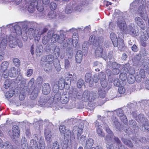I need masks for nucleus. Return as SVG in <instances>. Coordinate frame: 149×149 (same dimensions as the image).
<instances>
[{
	"label": "nucleus",
	"mask_w": 149,
	"mask_h": 149,
	"mask_svg": "<svg viewBox=\"0 0 149 149\" xmlns=\"http://www.w3.org/2000/svg\"><path fill=\"white\" fill-rule=\"evenodd\" d=\"M115 141L116 142L118 145L121 146V142L119 139L117 137H115L114 138Z\"/></svg>",
	"instance_id": "nucleus-57"
},
{
	"label": "nucleus",
	"mask_w": 149,
	"mask_h": 149,
	"mask_svg": "<svg viewBox=\"0 0 149 149\" xmlns=\"http://www.w3.org/2000/svg\"><path fill=\"white\" fill-rule=\"evenodd\" d=\"M129 33L131 35H134L135 36L138 35V32L136 31L135 29L133 28H131L129 32Z\"/></svg>",
	"instance_id": "nucleus-37"
},
{
	"label": "nucleus",
	"mask_w": 149,
	"mask_h": 149,
	"mask_svg": "<svg viewBox=\"0 0 149 149\" xmlns=\"http://www.w3.org/2000/svg\"><path fill=\"white\" fill-rule=\"evenodd\" d=\"M98 93L100 97L102 98H104L105 97V93L104 90H103L101 89H100L98 91Z\"/></svg>",
	"instance_id": "nucleus-40"
},
{
	"label": "nucleus",
	"mask_w": 149,
	"mask_h": 149,
	"mask_svg": "<svg viewBox=\"0 0 149 149\" xmlns=\"http://www.w3.org/2000/svg\"><path fill=\"white\" fill-rule=\"evenodd\" d=\"M49 40V38L48 36H45L43 38L42 40V42L44 45L46 44L48 42Z\"/></svg>",
	"instance_id": "nucleus-44"
},
{
	"label": "nucleus",
	"mask_w": 149,
	"mask_h": 149,
	"mask_svg": "<svg viewBox=\"0 0 149 149\" xmlns=\"http://www.w3.org/2000/svg\"><path fill=\"white\" fill-rule=\"evenodd\" d=\"M25 98V96L23 94H20L19 96V98L20 100H23Z\"/></svg>",
	"instance_id": "nucleus-62"
},
{
	"label": "nucleus",
	"mask_w": 149,
	"mask_h": 149,
	"mask_svg": "<svg viewBox=\"0 0 149 149\" xmlns=\"http://www.w3.org/2000/svg\"><path fill=\"white\" fill-rule=\"evenodd\" d=\"M84 96L86 100L89 101H93L97 98L96 93L93 92H90L88 90H85L84 92Z\"/></svg>",
	"instance_id": "nucleus-1"
},
{
	"label": "nucleus",
	"mask_w": 149,
	"mask_h": 149,
	"mask_svg": "<svg viewBox=\"0 0 149 149\" xmlns=\"http://www.w3.org/2000/svg\"><path fill=\"white\" fill-rule=\"evenodd\" d=\"M37 9L40 12L42 11L44 9L43 6L42 5H40L38 4V3L37 5Z\"/></svg>",
	"instance_id": "nucleus-52"
},
{
	"label": "nucleus",
	"mask_w": 149,
	"mask_h": 149,
	"mask_svg": "<svg viewBox=\"0 0 149 149\" xmlns=\"http://www.w3.org/2000/svg\"><path fill=\"white\" fill-rule=\"evenodd\" d=\"M42 50L37 47L36 50V54L38 56H40L42 54Z\"/></svg>",
	"instance_id": "nucleus-36"
},
{
	"label": "nucleus",
	"mask_w": 149,
	"mask_h": 149,
	"mask_svg": "<svg viewBox=\"0 0 149 149\" xmlns=\"http://www.w3.org/2000/svg\"><path fill=\"white\" fill-rule=\"evenodd\" d=\"M100 84L102 87L104 88L107 87L108 84L107 82L105 79L101 81Z\"/></svg>",
	"instance_id": "nucleus-49"
},
{
	"label": "nucleus",
	"mask_w": 149,
	"mask_h": 149,
	"mask_svg": "<svg viewBox=\"0 0 149 149\" xmlns=\"http://www.w3.org/2000/svg\"><path fill=\"white\" fill-rule=\"evenodd\" d=\"M93 79V81L95 83L98 82L99 80L98 78L96 75H94Z\"/></svg>",
	"instance_id": "nucleus-61"
},
{
	"label": "nucleus",
	"mask_w": 149,
	"mask_h": 149,
	"mask_svg": "<svg viewBox=\"0 0 149 149\" xmlns=\"http://www.w3.org/2000/svg\"><path fill=\"white\" fill-rule=\"evenodd\" d=\"M110 38L114 47H116L118 45V40L116 35L113 33H111L110 34Z\"/></svg>",
	"instance_id": "nucleus-18"
},
{
	"label": "nucleus",
	"mask_w": 149,
	"mask_h": 149,
	"mask_svg": "<svg viewBox=\"0 0 149 149\" xmlns=\"http://www.w3.org/2000/svg\"><path fill=\"white\" fill-rule=\"evenodd\" d=\"M30 52L32 55H33L34 54V44H33L31 47Z\"/></svg>",
	"instance_id": "nucleus-60"
},
{
	"label": "nucleus",
	"mask_w": 149,
	"mask_h": 149,
	"mask_svg": "<svg viewBox=\"0 0 149 149\" xmlns=\"http://www.w3.org/2000/svg\"><path fill=\"white\" fill-rule=\"evenodd\" d=\"M121 140L123 143L129 147L132 148L133 146V143L130 140H128L124 138H122Z\"/></svg>",
	"instance_id": "nucleus-24"
},
{
	"label": "nucleus",
	"mask_w": 149,
	"mask_h": 149,
	"mask_svg": "<svg viewBox=\"0 0 149 149\" xmlns=\"http://www.w3.org/2000/svg\"><path fill=\"white\" fill-rule=\"evenodd\" d=\"M67 77L69 79L70 83L74 81H75V79H76V76L74 77V75L73 76L72 74H69Z\"/></svg>",
	"instance_id": "nucleus-50"
},
{
	"label": "nucleus",
	"mask_w": 149,
	"mask_h": 149,
	"mask_svg": "<svg viewBox=\"0 0 149 149\" xmlns=\"http://www.w3.org/2000/svg\"><path fill=\"white\" fill-rule=\"evenodd\" d=\"M134 77L135 80L137 82H140L141 81V78H142L138 73H137Z\"/></svg>",
	"instance_id": "nucleus-54"
},
{
	"label": "nucleus",
	"mask_w": 149,
	"mask_h": 149,
	"mask_svg": "<svg viewBox=\"0 0 149 149\" xmlns=\"http://www.w3.org/2000/svg\"><path fill=\"white\" fill-rule=\"evenodd\" d=\"M40 35L39 34H37L34 37V40L35 42H38L40 40Z\"/></svg>",
	"instance_id": "nucleus-59"
},
{
	"label": "nucleus",
	"mask_w": 149,
	"mask_h": 149,
	"mask_svg": "<svg viewBox=\"0 0 149 149\" xmlns=\"http://www.w3.org/2000/svg\"><path fill=\"white\" fill-rule=\"evenodd\" d=\"M7 42L6 39H3L0 43V50H2L4 49L6 47Z\"/></svg>",
	"instance_id": "nucleus-26"
},
{
	"label": "nucleus",
	"mask_w": 149,
	"mask_h": 149,
	"mask_svg": "<svg viewBox=\"0 0 149 149\" xmlns=\"http://www.w3.org/2000/svg\"><path fill=\"white\" fill-rule=\"evenodd\" d=\"M70 63L68 59H66L65 61V65L66 68H68L70 66Z\"/></svg>",
	"instance_id": "nucleus-55"
},
{
	"label": "nucleus",
	"mask_w": 149,
	"mask_h": 149,
	"mask_svg": "<svg viewBox=\"0 0 149 149\" xmlns=\"http://www.w3.org/2000/svg\"><path fill=\"white\" fill-rule=\"evenodd\" d=\"M45 139L47 141H49L52 137L51 132L49 129H45L44 132Z\"/></svg>",
	"instance_id": "nucleus-23"
},
{
	"label": "nucleus",
	"mask_w": 149,
	"mask_h": 149,
	"mask_svg": "<svg viewBox=\"0 0 149 149\" xmlns=\"http://www.w3.org/2000/svg\"><path fill=\"white\" fill-rule=\"evenodd\" d=\"M94 143V141L93 139H88L86 141V149H93L92 146Z\"/></svg>",
	"instance_id": "nucleus-21"
},
{
	"label": "nucleus",
	"mask_w": 149,
	"mask_h": 149,
	"mask_svg": "<svg viewBox=\"0 0 149 149\" xmlns=\"http://www.w3.org/2000/svg\"><path fill=\"white\" fill-rule=\"evenodd\" d=\"M13 62L16 67H18L20 66V61L19 59L17 58H14L13 59Z\"/></svg>",
	"instance_id": "nucleus-38"
},
{
	"label": "nucleus",
	"mask_w": 149,
	"mask_h": 149,
	"mask_svg": "<svg viewBox=\"0 0 149 149\" xmlns=\"http://www.w3.org/2000/svg\"><path fill=\"white\" fill-rule=\"evenodd\" d=\"M111 82H113L114 85L115 86H118L120 85V81L118 78H115L112 81L111 80Z\"/></svg>",
	"instance_id": "nucleus-41"
},
{
	"label": "nucleus",
	"mask_w": 149,
	"mask_h": 149,
	"mask_svg": "<svg viewBox=\"0 0 149 149\" xmlns=\"http://www.w3.org/2000/svg\"><path fill=\"white\" fill-rule=\"evenodd\" d=\"M117 26L121 30H125L126 27V25L124 19L122 16L119 17L117 21Z\"/></svg>",
	"instance_id": "nucleus-6"
},
{
	"label": "nucleus",
	"mask_w": 149,
	"mask_h": 149,
	"mask_svg": "<svg viewBox=\"0 0 149 149\" xmlns=\"http://www.w3.org/2000/svg\"><path fill=\"white\" fill-rule=\"evenodd\" d=\"M106 73L107 76H110L111 74V72L110 70L107 69L106 70Z\"/></svg>",
	"instance_id": "nucleus-63"
},
{
	"label": "nucleus",
	"mask_w": 149,
	"mask_h": 149,
	"mask_svg": "<svg viewBox=\"0 0 149 149\" xmlns=\"http://www.w3.org/2000/svg\"><path fill=\"white\" fill-rule=\"evenodd\" d=\"M52 64L47 63L44 66V69L47 72H49L52 70Z\"/></svg>",
	"instance_id": "nucleus-30"
},
{
	"label": "nucleus",
	"mask_w": 149,
	"mask_h": 149,
	"mask_svg": "<svg viewBox=\"0 0 149 149\" xmlns=\"http://www.w3.org/2000/svg\"><path fill=\"white\" fill-rule=\"evenodd\" d=\"M14 28L15 32L17 35H19L22 34V29L19 26H15Z\"/></svg>",
	"instance_id": "nucleus-33"
},
{
	"label": "nucleus",
	"mask_w": 149,
	"mask_h": 149,
	"mask_svg": "<svg viewBox=\"0 0 149 149\" xmlns=\"http://www.w3.org/2000/svg\"><path fill=\"white\" fill-rule=\"evenodd\" d=\"M146 88L147 89L149 90V80L146 81L145 84Z\"/></svg>",
	"instance_id": "nucleus-64"
},
{
	"label": "nucleus",
	"mask_w": 149,
	"mask_h": 149,
	"mask_svg": "<svg viewBox=\"0 0 149 149\" xmlns=\"http://www.w3.org/2000/svg\"><path fill=\"white\" fill-rule=\"evenodd\" d=\"M28 10L30 13H33L34 10V7L32 6L31 3L29 5L28 8Z\"/></svg>",
	"instance_id": "nucleus-53"
},
{
	"label": "nucleus",
	"mask_w": 149,
	"mask_h": 149,
	"mask_svg": "<svg viewBox=\"0 0 149 149\" xmlns=\"http://www.w3.org/2000/svg\"><path fill=\"white\" fill-rule=\"evenodd\" d=\"M135 73V71H133L132 72H130V73L129 74L128 77H127V81L130 84L134 83L135 81V77L134 75V74Z\"/></svg>",
	"instance_id": "nucleus-16"
},
{
	"label": "nucleus",
	"mask_w": 149,
	"mask_h": 149,
	"mask_svg": "<svg viewBox=\"0 0 149 149\" xmlns=\"http://www.w3.org/2000/svg\"><path fill=\"white\" fill-rule=\"evenodd\" d=\"M9 65V63L6 61L3 62L1 65V71H4L7 69Z\"/></svg>",
	"instance_id": "nucleus-25"
},
{
	"label": "nucleus",
	"mask_w": 149,
	"mask_h": 149,
	"mask_svg": "<svg viewBox=\"0 0 149 149\" xmlns=\"http://www.w3.org/2000/svg\"><path fill=\"white\" fill-rule=\"evenodd\" d=\"M116 113L117 115L119 117H123V118H121L120 119L122 122H124L125 120H127V119L125 115H124L123 110L120 109H118L116 110Z\"/></svg>",
	"instance_id": "nucleus-14"
},
{
	"label": "nucleus",
	"mask_w": 149,
	"mask_h": 149,
	"mask_svg": "<svg viewBox=\"0 0 149 149\" xmlns=\"http://www.w3.org/2000/svg\"><path fill=\"white\" fill-rule=\"evenodd\" d=\"M95 126L96 128V132L98 135L101 137L104 136V133L102 129V126L99 125V122H96Z\"/></svg>",
	"instance_id": "nucleus-12"
},
{
	"label": "nucleus",
	"mask_w": 149,
	"mask_h": 149,
	"mask_svg": "<svg viewBox=\"0 0 149 149\" xmlns=\"http://www.w3.org/2000/svg\"><path fill=\"white\" fill-rule=\"evenodd\" d=\"M51 41L52 43H56L60 39L59 35L57 34H53L51 37Z\"/></svg>",
	"instance_id": "nucleus-22"
},
{
	"label": "nucleus",
	"mask_w": 149,
	"mask_h": 149,
	"mask_svg": "<svg viewBox=\"0 0 149 149\" xmlns=\"http://www.w3.org/2000/svg\"><path fill=\"white\" fill-rule=\"evenodd\" d=\"M132 50L135 52H136L138 50V48L136 45L134 44L132 47Z\"/></svg>",
	"instance_id": "nucleus-58"
},
{
	"label": "nucleus",
	"mask_w": 149,
	"mask_h": 149,
	"mask_svg": "<svg viewBox=\"0 0 149 149\" xmlns=\"http://www.w3.org/2000/svg\"><path fill=\"white\" fill-rule=\"evenodd\" d=\"M73 10V8L72 6H67L65 10V13L67 14L71 13Z\"/></svg>",
	"instance_id": "nucleus-42"
},
{
	"label": "nucleus",
	"mask_w": 149,
	"mask_h": 149,
	"mask_svg": "<svg viewBox=\"0 0 149 149\" xmlns=\"http://www.w3.org/2000/svg\"><path fill=\"white\" fill-rule=\"evenodd\" d=\"M60 101L63 104H65L68 101V99L65 95H62Z\"/></svg>",
	"instance_id": "nucleus-34"
},
{
	"label": "nucleus",
	"mask_w": 149,
	"mask_h": 149,
	"mask_svg": "<svg viewBox=\"0 0 149 149\" xmlns=\"http://www.w3.org/2000/svg\"><path fill=\"white\" fill-rule=\"evenodd\" d=\"M118 91L119 93L123 94L125 92V89L123 86H121L118 88Z\"/></svg>",
	"instance_id": "nucleus-45"
},
{
	"label": "nucleus",
	"mask_w": 149,
	"mask_h": 149,
	"mask_svg": "<svg viewBox=\"0 0 149 149\" xmlns=\"http://www.w3.org/2000/svg\"><path fill=\"white\" fill-rule=\"evenodd\" d=\"M148 38H149V29H147L142 33L140 37V40L142 46L143 47L146 46V41L148 39Z\"/></svg>",
	"instance_id": "nucleus-2"
},
{
	"label": "nucleus",
	"mask_w": 149,
	"mask_h": 149,
	"mask_svg": "<svg viewBox=\"0 0 149 149\" xmlns=\"http://www.w3.org/2000/svg\"><path fill=\"white\" fill-rule=\"evenodd\" d=\"M50 8L52 10H54L56 9V4L53 2H51L50 5Z\"/></svg>",
	"instance_id": "nucleus-47"
},
{
	"label": "nucleus",
	"mask_w": 149,
	"mask_h": 149,
	"mask_svg": "<svg viewBox=\"0 0 149 149\" xmlns=\"http://www.w3.org/2000/svg\"><path fill=\"white\" fill-rule=\"evenodd\" d=\"M112 67L113 69L112 70V74L114 75H117L120 72V70L119 68L120 67L119 65L116 62H112Z\"/></svg>",
	"instance_id": "nucleus-11"
},
{
	"label": "nucleus",
	"mask_w": 149,
	"mask_h": 149,
	"mask_svg": "<svg viewBox=\"0 0 149 149\" xmlns=\"http://www.w3.org/2000/svg\"><path fill=\"white\" fill-rule=\"evenodd\" d=\"M8 134L11 138L13 139L19 137V130L18 127L16 125H14L12 130L9 131Z\"/></svg>",
	"instance_id": "nucleus-3"
},
{
	"label": "nucleus",
	"mask_w": 149,
	"mask_h": 149,
	"mask_svg": "<svg viewBox=\"0 0 149 149\" xmlns=\"http://www.w3.org/2000/svg\"><path fill=\"white\" fill-rule=\"evenodd\" d=\"M76 97L78 99H81L82 97L84 98V92L81 90H79L77 93Z\"/></svg>",
	"instance_id": "nucleus-35"
},
{
	"label": "nucleus",
	"mask_w": 149,
	"mask_h": 149,
	"mask_svg": "<svg viewBox=\"0 0 149 149\" xmlns=\"http://www.w3.org/2000/svg\"><path fill=\"white\" fill-rule=\"evenodd\" d=\"M83 55L81 51H77L75 56V60L77 63H80L82 59Z\"/></svg>",
	"instance_id": "nucleus-19"
},
{
	"label": "nucleus",
	"mask_w": 149,
	"mask_h": 149,
	"mask_svg": "<svg viewBox=\"0 0 149 149\" xmlns=\"http://www.w3.org/2000/svg\"><path fill=\"white\" fill-rule=\"evenodd\" d=\"M92 77V74L89 73H86L85 77V82L86 83H90Z\"/></svg>",
	"instance_id": "nucleus-28"
},
{
	"label": "nucleus",
	"mask_w": 149,
	"mask_h": 149,
	"mask_svg": "<svg viewBox=\"0 0 149 149\" xmlns=\"http://www.w3.org/2000/svg\"><path fill=\"white\" fill-rule=\"evenodd\" d=\"M10 72H9L7 70L4 71H1L3 72V74L4 78H7L9 75L11 77H14L16 75V68H11L10 70Z\"/></svg>",
	"instance_id": "nucleus-5"
},
{
	"label": "nucleus",
	"mask_w": 149,
	"mask_h": 149,
	"mask_svg": "<svg viewBox=\"0 0 149 149\" xmlns=\"http://www.w3.org/2000/svg\"><path fill=\"white\" fill-rule=\"evenodd\" d=\"M118 48L119 50L121 52L124 51L126 47L125 46L123 40L121 39H119L118 40Z\"/></svg>",
	"instance_id": "nucleus-13"
},
{
	"label": "nucleus",
	"mask_w": 149,
	"mask_h": 149,
	"mask_svg": "<svg viewBox=\"0 0 149 149\" xmlns=\"http://www.w3.org/2000/svg\"><path fill=\"white\" fill-rule=\"evenodd\" d=\"M33 73V70L32 69H29L27 70V77H30Z\"/></svg>",
	"instance_id": "nucleus-56"
},
{
	"label": "nucleus",
	"mask_w": 149,
	"mask_h": 149,
	"mask_svg": "<svg viewBox=\"0 0 149 149\" xmlns=\"http://www.w3.org/2000/svg\"><path fill=\"white\" fill-rule=\"evenodd\" d=\"M62 95L60 92H57L54 95V98L57 100H60L61 97Z\"/></svg>",
	"instance_id": "nucleus-43"
},
{
	"label": "nucleus",
	"mask_w": 149,
	"mask_h": 149,
	"mask_svg": "<svg viewBox=\"0 0 149 149\" xmlns=\"http://www.w3.org/2000/svg\"><path fill=\"white\" fill-rule=\"evenodd\" d=\"M27 32L29 35L33 36L35 33V30L32 28H30L28 29Z\"/></svg>",
	"instance_id": "nucleus-48"
},
{
	"label": "nucleus",
	"mask_w": 149,
	"mask_h": 149,
	"mask_svg": "<svg viewBox=\"0 0 149 149\" xmlns=\"http://www.w3.org/2000/svg\"><path fill=\"white\" fill-rule=\"evenodd\" d=\"M65 84V79L63 78H60L58 82V86L61 87L62 88H64Z\"/></svg>",
	"instance_id": "nucleus-27"
},
{
	"label": "nucleus",
	"mask_w": 149,
	"mask_h": 149,
	"mask_svg": "<svg viewBox=\"0 0 149 149\" xmlns=\"http://www.w3.org/2000/svg\"><path fill=\"white\" fill-rule=\"evenodd\" d=\"M135 21L137 25L140 27L141 29L143 30H144L146 29V26L144 22L142 19L140 17H137L135 18Z\"/></svg>",
	"instance_id": "nucleus-8"
},
{
	"label": "nucleus",
	"mask_w": 149,
	"mask_h": 149,
	"mask_svg": "<svg viewBox=\"0 0 149 149\" xmlns=\"http://www.w3.org/2000/svg\"><path fill=\"white\" fill-rule=\"evenodd\" d=\"M84 126L83 125L79 124L78 127L74 126L73 127L72 132L74 134H76L77 138L79 139L82 134Z\"/></svg>",
	"instance_id": "nucleus-4"
},
{
	"label": "nucleus",
	"mask_w": 149,
	"mask_h": 149,
	"mask_svg": "<svg viewBox=\"0 0 149 149\" xmlns=\"http://www.w3.org/2000/svg\"><path fill=\"white\" fill-rule=\"evenodd\" d=\"M123 68V72L127 74L130 73V72L135 71L134 69L131 67L130 65L128 63L124 65Z\"/></svg>",
	"instance_id": "nucleus-15"
},
{
	"label": "nucleus",
	"mask_w": 149,
	"mask_h": 149,
	"mask_svg": "<svg viewBox=\"0 0 149 149\" xmlns=\"http://www.w3.org/2000/svg\"><path fill=\"white\" fill-rule=\"evenodd\" d=\"M15 91L13 90H10L6 92L5 94V96L7 98H10L15 94Z\"/></svg>",
	"instance_id": "nucleus-31"
},
{
	"label": "nucleus",
	"mask_w": 149,
	"mask_h": 149,
	"mask_svg": "<svg viewBox=\"0 0 149 149\" xmlns=\"http://www.w3.org/2000/svg\"><path fill=\"white\" fill-rule=\"evenodd\" d=\"M84 84V81L83 79H79L77 83V87L79 88H81Z\"/></svg>",
	"instance_id": "nucleus-39"
},
{
	"label": "nucleus",
	"mask_w": 149,
	"mask_h": 149,
	"mask_svg": "<svg viewBox=\"0 0 149 149\" xmlns=\"http://www.w3.org/2000/svg\"><path fill=\"white\" fill-rule=\"evenodd\" d=\"M127 73L123 72L119 74V78L122 81H125L127 78Z\"/></svg>",
	"instance_id": "nucleus-29"
},
{
	"label": "nucleus",
	"mask_w": 149,
	"mask_h": 149,
	"mask_svg": "<svg viewBox=\"0 0 149 149\" xmlns=\"http://www.w3.org/2000/svg\"><path fill=\"white\" fill-rule=\"evenodd\" d=\"M44 61L49 63L52 64L54 61V57L52 55L49 54L43 56Z\"/></svg>",
	"instance_id": "nucleus-17"
},
{
	"label": "nucleus",
	"mask_w": 149,
	"mask_h": 149,
	"mask_svg": "<svg viewBox=\"0 0 149 149\" xmlns=\"http://www.w3.org/2000/svg\"><path fill=\"white\" fill-rule=\"evenodd\" d=\"M43 79L42 77L39 76L36 80V83L38 85H41L43 82Z\"/></svg>",
	"instance_id": "nucleus-51"
},
{
	"label": "nucleus",
	"mask_w": 149,
	"mask_h": 149,
	"mask_svg": "<svg viewBox=\"0 0 149 149\" xmlns=\"http://www.w3.org/2000/svg\"><path fill=\"white\" fill-rule=\"evenodd\" d=\"M38 88L35 87L33 90L30 95V98L32 100H35L38 95Z\"/></svg>",
	"instance_id": "nucleus-20"
},
{
	"label": "nucleus",
	"mask_w": 149,
	"mask_h": 149,
	"mask_svg": "<svg viewBox=\"0 0 149 149\" xmlns=\"http://www.w3.org/2000/svg\"><path fill=\"white\" fill-rule=\"evenodd\" d=\"M89 41L91 44H93L94 46H97L100 45V40L99 37H95L93 35L90 36Z\"/></svg>",
	"instance_id": "nucleus-7"
},
{
	"label": "nucleus",
	"mask_w": 149,
	"mask_h": 149,
	"mask_svg": "<svg viewBox=\"0 0 149 149\" xmlns=\"http://www.w3.org/2000/svg\"><path fill=\"white\" fill-rule=\"evenodd\" d=\"M51 86L48 83H45L42 87V92L45 95L48 94L51 91Z\"/></svg>",
	"instance_id": "nucleus-10"
},
{
	"label": "nucleus",
	"mask_w": 149,
	"mask_h": 149,
	"mask_svg": "<svg viewBox=\"0 0 149 149\" xmlns=\"http://www.w3.org/2000/svg\"><path fill=\"white\" fill-rule=\"evenodd\" d=\"M11 84V81L9 79H6L4 82L3 86L6 89H8Z\"/></svg>",
	"instance_id": "nucleus-32"
},
{
	"label": "nucleus",
	"mask_w": 149,
	"mask_h": 149,
	"mask_svg": "<svg viewBox=\"0 0 149 149\" xmlns=\"http://www.w3.org/2000/svg\"><path fill=\"white\" fill-rule=\"evenodd\" d=\"M139 75L142 77V78L144 79L145 77V73L144 70L143 69H140L139 73H138Z\"/></svg>",
	"instance_id": "nucleus-46"
},
{
	"label": "nucleus",
	"mask_w": 149,
	"mask_h": 149,
	"mask_svg": "<svg viewBox=\"0 0 149 149\" xmlns=\"http://www.w3.org/2000/svg\"><path fill=\"white\" fill-rule=\"evenodd\" d=\"M59 130L61 135H63L65 137H67V136L68 137L70 134V132L69 130H68L67 132H65L66 130V127L63 125H61L60 126Z\"/></svg>",
	"instance_id": "nucleus-9"
}]
</instances>
